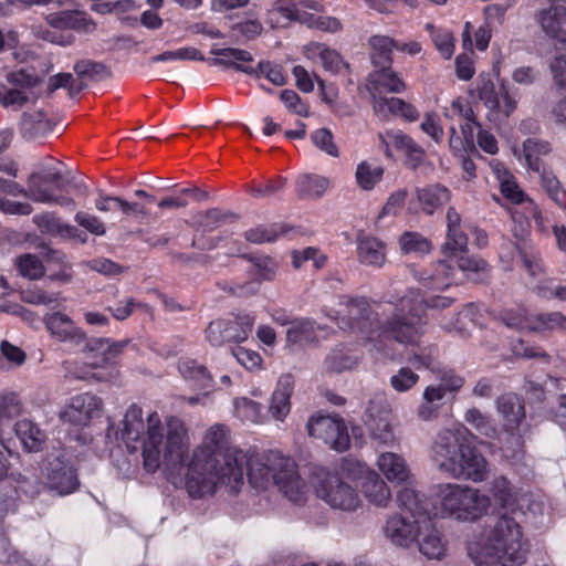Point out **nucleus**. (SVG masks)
I'll return each instance as SVG.
<instances>
[{
  "mask_svg": "<svg viewBox=\"0 0 566 566\" xmlns=\"http://www.w3.org/2000/svg\"><path fill=\"white\" fill-rule=\"evenodd\" d=\"M190 444L189 429L182 419L168 416L163 422L156 411L148 415L142 446L145 469L155 472L163 468L175 484L184 472L191 497L210 496L221 488L238 494L245 483L244 472L255 491L275 486L295 505L305 504L310 497L308 484L291 457L275 450H243L231 443V431L223 423L210 426L191 455Z\"/></svg>",
  "mask_w": 566,
  "mask_h": 566,
  "instance_id": "f257e3e1",
  "label": "nucleus"
},
{
  "mask_svg": "<svg viewBox=\"0 0 566 566\" xmlns=\"http://www.w3.org/2000/svg\"><path fill=\"white\" fill-rule=\"evenodd\" d=\"M453 303L448 296L424 298L418 290H409L395 304L390 319L381 321L385 305L365 297L342 302L337 316L338 327L355 336L369 353L388 356L392 339L401 344H416L423 333L422 315L427 308H447Z\"/></svg>",
  "mask_w": 566,
  "mask_h": 566,
  "instance_id": "f03ea898",
  "label": "nucleus"
},
{
  "mask_svg": "<svg viewBox=\"0 0 566 566\" xmlns=\"http://www.w3.org/2000/svg\"><path fill=\"white\" fill-rule=\"evenodd\" d=\"M516 517L503 513L488 533L468 543V554L476 566H520L525 563L527 545Z\"/></svg>",
  "mask_w": 566,
  "mask_h": 566,
  "instance_id": "7ed1b4c3",
  "label": "nucleus"
},
{
  "mask_svg": "<svg viewBox=\"0 0 566 566\" xmlns=\"http://www.w3.org/2000/svg\"><path fill=\"white\" fill-rule=\"evenodd\" d=\"M438 507L444 517L475 522L489 514L491 497L480 489L458 483H442L437 488Z\"/></svg>",
  "mask_w": 566,
  "mask_h": 566,
  "instance_id": "20e7f679",
  "label": "nucleus"
},
{
  "mask_svg": "<svg viewBox=\"0 0 566 566\" xmlns=\"http://www.w3.org/2000/svg\"><path fill=\"white\" fill-rule=\"evenodd\" d=\"M312 485L315 495L333 510L354 512L361 504L357 490L338 473L317 468L313 473Z\"/></svg>",
  "mask_w": 566,
  "mask_h": 566,
  "instance_id": "39448f33",
  "label": "nucleus"
},
{
  "mask_svg": "<svg viewBox=\"0 0 566 566\" xmlns=\"http://www.w3.org/2000/svg\"><path fill=\"white\" fill-rule=\"evenodd\" d=\"M489 493L491 501L494 502L503 510L504 513L510 515H524L523 506L528 503V510L542 513L539 503L530 501L526 493L522 489L514 485L504 475L495 476L489 484Z\"/></svg>",
  "mask_w": 566,
  "mask_h": 566,
  "instance_id": "423d86ee",
  "label": "nucleus"
},
{
  "mask_svg": "<svg viewBox=\"0 0 566 566\" xmlns=\"http://www.w3.org/2000/svg\"><path fill=\"white\" fill-rule=\"evenodd\" d=\"M62 179L59 169H49L45 172H32L28 178V198L34 202L56 205L64 208L74 209L76 203L69 196H57L50 187Z\"/></svg>",
  "mask_w": 566,
  "mask_h": 566,
  "instance_id": "0eeeda50",
  "label": "nucleus"
},
{
  "mask_svg": "<svg viewBox=\"0 0 566 566\" xmlns=\"http://www.w3.org/2000/svg\"><path fill=\"white\" fill-rule=\"evenodd\" d=\"M308 434L336 451L348 449L350 439L345 422L333 416H315L307 422Z\"/></svg>",
  "mask_w": 566,
  "mask_h": 566,
  "instance_id": "6e6552de",
  "label": "nucleus"
},
{
  "mask_svg": "<svg viewBox=\"0 0 566 566\" xmlns=\"http://www.w3.org/2000/svg\"><path fill=\"white\" fill-rule=\"evenodd\" d=\"M103 410V401L91 392L77 394L70 398L60 411L62 422L74 427H85L99 417Z\"/></svg>",
  "mask_w": 566,
  "mask_h": 566,
  "instance_id": "1a4fd4ad",
  "label": "nucleus"
},
{
  "mask_svg": "<svg viewBox=\"0 0 566 566\" xmlns=\"http://www.w3.org/2000/svg\"><path fill=\"white\" fill-rule=\"evenodd\" d=\"M467 440L462 430L441 431L431 448V458L437 468L450 475Z\"/></svg>",
  "mask_w": 566,
  "mask_h": 566,
  "instance_id": "9d476101",
  "label": "nucleus"
},
{
  "mask_svg": "<svg viewBox=\"0 0 566 566\" xmlns=\"http://www.w3.org/2000/svg\"><path fill=\"white\" fill-rule=\"evenodd\" d=\"M426 516H407L403 513L390 515L384 526L385 537L395 546L410 548L419 536Z\"/></svg>",
  "mask_w": 566,
  "mask_h": 566,
  "instance_id": "9b49d317",
  "label": "nucleus"
},
{
  "mask_svg": "<svg viewBox=\"0 0 566 566\" xmlns=\"http://www.w3.org/2000/svg\"><path fill=\"white\" fill-rule=\"evenodd\" d=\"M489 473L490 469L486 459L475 447L467 441L449 476L479 483L485 481Z\"/></svg>",
  "mask_w": 566,
  "mask_h": 566,
  "instance_id": "f8f14e48",
  "label": "nucleus"
},
{
  "mask_svg": "<svg viewBox=\"0 0 566 566\" xmlns=\"http://www.w3.org/2000/svg\"><path fill=\"white\" fill-rule=\"evenodd\" d=\"M476 92L479 98L491 111L509 116L516 108V97L504 83L496 90L494 83L489 77L480 76Z\"/></svg>",
  "mask_w": 566,
  "mask_h": 566,
  "instance_id": "ddd939ff",
  "label": "nucleus"
},
{
  "mask_svg": "<svg viewBox=\"0 0 566 566\" xmlns=\"http://www.w3.org/2000/svg\"><path fill=\"white\" fill-rule=\"evenodd\" d=\"M535 20L544 34L562 44H566V7L548 3L536 11Z\"/></svg>",
  "mask_w": 566,
  "mask_h": 566,
  "instance_id": "4468645a",
  "label": "nucleus"
},
{
  "mask_svg": "<svg viewBox=\"0 0 566 566\" xmlns=\"http://www.w3.org/2000/svg\"><path fill=\"white\" fill-rule=\"evenodd\" d=\"M380 148L385 155L391 158L392 148L403 153L408 157L410 165L416 168L423 159L424 151L417 145L412 138L400 130H388L379 135Z\"/></svg>",
  "mask_w": 566,
  "mask_h": 566,
  "instance_id": "2eb2a0df",
  "label": "nucleus"
},
{
  "mask_svg": "<svg viewBox=\"0 0 566 566\" xmlns=\"http://www.w3.org/2000/svg\"><path fill=\"white\" fill-rule=\"evenodd\" d=\"M45 484L49 490L63 496L77 490L80 481L72 465L56 459L49 463L45 474Z\"/></svg>",
  "mask_w": 566,
  "mask_h": 566,
  "instance_id": "dca6fc26",
  "label": "nucleus"
},
{
  "mask_svg": "<svg viewBox=\"0 0 566 566\" xmlns=\"http://www.w3.org/2000/svg\"><path fill=\"white\" fill-rule=\"evenodd\" d=\"M416 543L419 552L428 559L440 560L447 556L448 542L429 516H426L420 526Z\"/></svg>",
  "mask_w": 566,
  "mask_h": 566,
  "instance_id": "f3484780",
  "label": "nucleus"
},
{
  "mask_svg": "<svg viewBox=\"0 0 566 566\" xmlns=\"http://www.w3.org/2000/svg\"><path fill=\"white\" fill-rule=\"evenodd\" d=\"M43 322L51 337L59 342L80 344L85 340V333L62 312L48 313Z\"/></svg>",
  "mask_w": 566,
  "mask_h": 566,
  "instance_id": "a211bd4d",
  "label": "nucleus"
},
{
  "mask_svg": "<svg viewBox=\"0 0 566 566\" xmlns=\"http://www.w3.org/2000/svg\"><path fill=\"white\" fill-rule=\"evenodd\" d=\"M377 467L387 481L394 484H412L415 475L406 459L396 452H382Z\"/></svg>",
  "mask_w": 566,
  "mask_h": 566,
  "instance_id": "6ab92c4d",
  "label": "nucleus"
},
{
  "mask_svg": "<svg viewBox=\"0 0 566 566\" xmlns=\"http://www.w3.org/2000/svg\"><path fill=\"white\" fill-rule=\"evenodd\" d=\"M448 259L438 261L428 269L415 273V277L427 289L446 290L455 283L454 272Z\"/></svg>",
  "mask_w": 566,
  "mask_h": 566,
  "instance_id": "aec40b11",
  "label": "nucleus"
},
{
  "mask_svg": "<svg viewBox=\"0 0 566 566\" xmlns=\"http://www.w3.org/2000/svg\"><path fill=\"white\" fill-rule=\"evenodd\" d=\"M368 90L370 91L374 103L375 98L382 97V92L402 93L406 90V83L399 73L394 71L390 66H384L369 75Z\"/></svg>",
  "mask_w": 566,
  "mask_h": 566,
  "instance_id": "412c9836",
  "label": "nucleus"
},
{
  "mask_svg": "<svg viewBox=\"0 0 566 566\" xmlns=\"http://www.w3.org/2000/svg\"><path fill=\"white\" fill-rule=\"evenodd\" d=\"M360 472L365 473L361 491L365 497L374 505L387 507L391 501V491L387 483L373 470L358 464Z\"/></svg>",
  "mask_w": 566,
  "mask_h": 566,
  "instance_id": "4be33fe9",
  "label": "nucleus"
},
{
  "mask_svg": "<svg viewBox=\"0 0 566 566\" xmlns=\"http://www.w3.org/2000/svg\"><path fill=\"white\" fill-rule=\"evenodd\" d=\"M392 413L388 408H381L374 412L370 408V413L367 420V427L374 440L384 446H392L397 439L392 428Z\"/></svg>",
  "mask_w": 566,
  "mask_h": 566,
  "instance_id": "5701e85b",
  "label": "nucleus"
},
{
  "mask_svg": "<svg viewBox=\"0 0 566 566\" xmlns=\"http://www.w3.org/2000/svg\"><path fill=\"white\" fill-rule=\"evenodd\" d=\"M294 389V378L292 375H282L272 394L269 411L275 420L283 421L291 410V396Z\"/></svg>",
  "mask_w": 566,
  "mask_h": 566,
  "instance_id": "b1692460",
  "label": "nucleus"
},
{
  "mask_svg": "<svg viewBox=\"0 0 566 566\" xmlns=\"http://www.w3.org/2000/svg\"><path fill=\"white\" fill-rule=\"evenodd\" d=\"M127 340L111 342L109 339L98 338L92 340L87 346L92 353L91 360L87 363L93 368L105 367L123 353Z\"/></svg>",
  "mask_w": 566,
  "mask_h": 566,
  "instance_id": "393cba45",
  "label": "nucleus"
},
{
  "mask_svg": "<svg viewBox=\"0 0 566 566\" xmlns=\"http://www.w3.org/2000/svg\"><path fill=\"white\" fill-rule=\"evenodd\" d=\"M496 409L503 418L506 430L516 431L525 419V407L522 400L513 394L502 395L496 399Z\"/></svg>",
  "mask_w": 566,
  "mask_h": 566,
  "instance_id": "a878e982",
  "label": "nucleus"
},
{
  "mask_svg": "<svg viewBox=\"0 0 566 566\" xmlns=\"http://www.w3.org/2000/svg\"><path fill=\"white\" fill-rule=\"evenodd\" d=\"M45 20L55 30H77L83 32L95 30V23L85 13L78 11L50 13L45 17Z\"/></svg>",
  "mask_w": 566,
  "mask_h": 566,
  "instance_id": "bb28decb",
  "label": "nucleus"
},
{
  "mask_svg": "<svg viewBox=\"0 0 566 566\" xmlns=\"http://www.w3.org/2000/svg\"><path fill=\"white\" fill-rule=\"evenodd\" d=\"M54 123L42 111H31L22 115L20 130L28 140H36L48 136Z\"/></svg>",
  "mask_w": 566,
  "mask_h": 566,
  "instance_id": "cd10ccee",
  "label": "nucleus"
},
{
  "mask_svg": "<svg viewBox=\"0 0 566 566\" xmlns=\"http://www.w3.org/2000/svg\"><path fill=\"white\" fill-rule=\"evenodd\" d=\"M374 111L381 118L396 115L413 122L419 117V113L413 105L398 97L375 98Z\"/></svg>",
  "mask_w": 566,
  "mask_h": 566,
  "instance_id": "c85d7f7f",
  "label": "nucleus"
},
{
  "mask_svg": "<svg viewBox=\"0 0 566 566\" xmlns=\"http://www.w3.org/2000/svg\"><path fill=\"white\" fill-rule=\"evenodd\" d=\"M217 59L213 60V64L223 65L227 67H234L237 71L247 73V74H256V71L243 63H251L253 61L252 54L242 49L235 48H224V49H214L211 52Z\"/></svg>",
  "mask_w": 566,
  "mask_h": 566,
  "instance_id": "c756f323",
  "label": "nucleus"
},
{
  "mask_svg": "<svg viewBox=\"0 0 566 566\" xmlns=\"http://www.w3.org/2000/svg\"><path fill=\"white\" fill-rule=\"evenodd\" d=\"M416 197L422 211L431 216L450 200L451 193L447 187L434 184L418 188Z\"/></svg>",
  "mask_w": 566,
  "mask_h": 566,
  "instance_id": "7c9ffc66",
  "label": "nucleus"
},
{
  "mask_svg": "<svg viewBox=\"0 0 566 566\" xmlns=\"http://www.w3.org/2000/svg\"><path fill=\"white\" fill-rule=\"evenodd\" d=\"M357 258L361 264L380 268L386 261V245L375 237H359Z\"/></svg>",
  "mask_w": 566,
  "mask_h": 566,
  "instance_id": "2f4dec72",
  "label": "nucleus"
},
{
  "mask_svg": "<svg viewBox=\"0 0 566 566\" xmlns=\"http://www.w3.org/2000/svg\"><path fill=\"white\" fill-rule=\"evenodd\" d=\"M15 433L25 450L30 452L40 451L46 440V434L36 423L29 419L19 420L15 423Z\"/></svg>",
  "mask_w": 566,
  "mask_h": 566,
  "instance_id": "473e14b6",
  "label": "nucleus"
},
{
  "mask_svg": "<svg viewBox=\"0 0 566 566\" xmlns=\"http://www.w3.org/2000/svg\"><path fill=\"white\" fill-rule=\"evenodd\" d=\"M122 438L128 448L136 449L132 444L140 440L142 434L145 432V423L143 420V410L138 406H130L124 417Z\"/></svg>",
  "mask_w": 566,
  "mask_h": 566,
  "instance_id": "72a5a7b5",
  "label": "nucleus"
},
{
  "mask_svg": "<svg viewBox=\"0 0 566 566\" xmlns=\"http://www.w3.org/2000/svg\"><path fill=\"white\" fill-rule=\"evenodd\" d=\"M181 376L198 389H209L212 386V377L207 368L192 359H182L178 365Z\"/></svg>",
  "mask_w": 566,
  "mask_h": 566,
  "instance_id": "f704fd0d",
  "label": "nucleus"
},
{
  "mask_svg": "<svg viewBox=\"0 0 566 566\" xmlns=\"http://www.w3.org/2000/svg\"><path fill=\"white\" fill-rule=\"evenodd\" d=\"M370 59L375 65H390L397 40L388 35H373L368 40Z\"/></svg>",
  "mask_w": 566,
  "mask_h": 566,
  "instance_id": "c9c22d12",
  "label": "nucleus"
},
{
  "mask_svg": "<svg viewBox=\"0 0 566 566\" xmlns=\"http://www.w3.org/2000/svg\"><path fill=\"white\" fill-rule=\"evenodd\" d=\"M360 354L347 346L336 347L326 358L327 370L340 373L357 366Z\"/></svg>",
  "mask_w": 566,
  "mask_h": 566,
  "instance_id": "e433bc0d",
  "label": "nucleus"
},
{
  "mask_svg": "<svg viewBox=\"0 0 566 566\" xmlns=\"http://www.w3.org/2000/svg\"><path fill=\"white\" fill-rule=\"evenodd\" d=\"M319 329L313 321L298 319L291 323L286 332V342L291 345L304 346L317 339L316 331Z\"/></svg>",
  "mask_w": 566,
  "mask_h": 566,
  "instance_id": "4c0bfd02",
  "label": "nucleus"
},
{
  "mask_svg": "<svg viewBox=\"0 0 566 566\" xmlns=\"http://www.w3.org/2000/svg\"><path fill=\"white\" fill-rule=\"evenodd\" d=\"M329 187V178L316 174L301 175L296 179L297 192L308 198H321Z\"/></svg>",
  "mask_w": 566,
  "mask_h": 566,
  "instance_id": "58836bf2",
  "label": "nucleus"
},
{
  "mask_svg": "<svg viewBox=\"0 0 566 566\" xmlns=\"http://www.w3.org/2000/svg\"><path fill=\"white\" fill-rule=\"evenodd\" d=\"M531 332H564L566 333V315L562 312H545L533 314Z\"/></svg>",
  "mask_w": 566,
  "mask_h": 566,
  "instance_id": "ea45409f",
  "label": "nucleus"
},
{
  "mask_svg": "<svg viewBox=\"0 0 566 566\" xmlns=\"http://www.w3.org/2000/svg\"><path fill=\"white\" fill-rule=\"evenodd\" d=\"M297 19V10L292 0H279L266 13L271 28H285Z\"/></svg>",
  "mask_w": 566,
  "mask_h": 566,
  "instance_id": "a19ab883",
  "label": "nucleus"
},
{
  "mask_svg": "<svg viewBox=\"0 0 566 566\" xmlns=\"http://www.w3.org/2000/svg\"><path fill=\"white\" fill-rule=\"evenodd\" d=\"M382 176L384 168L367 160L359 163L355 171L357 186L366 191L373 190L380 182Z\"/></svg>",
  "mask_w": 566,
  "mask_h": 566,
  "instance_id": "79ce46f5",
  "label": "nucleus"
},
{
  "mask_svg": "<svg viewBox=\"0 0 566 566\" xmlns=\"http://www.w3.org/2000/svg\"><path fill=\"white\" fill-rule=\"evenodd\" d=\"M308 51L312 57L317 56L323 67L331 73L337 74L347 69L340 54L324 44H313Z\"/></svg>",
  "mask_w": 566,
  "mask_h": 566,
  "instance_id": "37998d69",
  "label": "nucleus"
},
{
  "mask_svg": "<svg viewBox=\"0 0 566 566\" xmlns=\"http://www.w3.org/2000/svg\"><path fill=\"white\" fill-rule=\"evenodd\" d=\"M400 489L397 493V503L400 509V513H410L411 516H428L426 507L421 500L419 499L418 493L415 489L409 486Z\"/></svg>",
  "mask_w": 566,
  "mask_h": 566,
  "instance_id": "c03bdc74",
  "label": "nucleus"
},
{
  "mask_svg": "<svg viewBox=\"0 0 566 566\" xmlns=\"http://www.w3.org/2000/svg\"><path fill=\"white\" fill-rule=\"evenodd\" d=\"M501 185V192L503 196L511 200L513 203L520 205L524 203L526 205L525 209L527 212L535 219H538L541 213L534 203L533 200L525 197L524 192L520 189L517 184L515 182L514 178L511 176L507 179H504Z\"/></svg>",
  "mask_w": 566,
  "mask_h": 566,
  "instance_id": "a18cd8bd",
  "label": "nucleus"
},
{
  "mask_svg": "<svg viewBox=\"0 0 566 566\" xmlns=\"http://www.w3.org/2000/svg\"><path fill=\"white\" fill-rule=\"evenodd\" d=\"M426 30L429 32L440 55L446 60L451 59L455 48L453 33L448 29L438 28L431 23L426 25Z\"/></svg>",
  "mask_w": 566,
  "mask_h": 566,
  "instance_id": "49530a36",
  "label": "nucleus"
},
{
  "mask_svg": "<svg viewBox=\"0 0 566 566\" xmlns=\"http://www.w3.org/2000/svg\"><path fill=\"white\" fill-rule=\"evenodd\" d=\"M255 319L250 314L238 315L234 319H227L229 342L242 343L251 334Z\"/></svg>",
  "mask_w": 566,
  "mask_h": 566,
  "instance_id": "de8ad7c7",
  "label": "nucleus"
},
{
  "mask_svg": "<svg viewBox=\"0 0 566 566\" xmlns=\"http://www.w3.org/2000/svg\"><path fill=\"white\" fill-rule=\"evenodd\" d=\"M400 250L405 254H427L431 251V242L419 232L407 231L399 238Z\"/></svg>",
  "mask_w": 566,
  "mask_h": 566,
  "instance_id": "09e8293b",
  "label": "nucleus"
},
{
  "mask_svg": "<svg viewBox=\"0 0 566 566\" xmlns=\"http://www.w3.org/2000/svg\"><path fill=\"white\" fill-rule=\"evenodd\" d=\"M279 263L271 256L260 255L252 259L251 275L258 283L272 281L276 276Z\"/></svg>",
  "mask_w": 566,
  "mask_h": 566,
  "instance_id": "8fccbe9b",
  "label": "nucleus"
},
{
  "mask_svg": "<svg viewBox=\"0 0 566 566\" xmlns=\"http://www.w3.org/2000/svg\"><path fill=\"white\" fill-rule=\"evenodd\" d=\"M262 405L249 398L242 397L234 400V413L244 421L251 423L262 422L264 416L262 413Z\"/></svg>",
  "mask_w": 566,
  "mask_h": 566,
  "instance_id": "3c124183",
  "label": "nucleus"
},
{
  "mask_svg": "<svg viewBox=\"0 0 566 566\" xmlns=\"http://www.w3.org/2000/svg\"><path fill=\"white\" fill-rule=\"evenodd\" d=\"M468 248V237L461 229H450L447 231V239L442 245V253L446 259L452 260L459 254L465 253Z\"/></svg>",
  "mask_w": 566,
  "mask_h": 566,
  "instance_id": "603ef678",
  "label": "nucleus"
},
{
  "mask_svg": "<svg viewBox=\"0 0 566 566\" xmlns=\"http://www.w3.org/2000/svg\"><path fill=\"white\" fill-rule=\"evenodd\" d=\"M523 150L528 167L534 172H539L542 166H544L543 163L539 160V156L549 153L551 147L548 143L541 142L535 138H528L523 144Z\"/></svg>",
  "mask_w": 566,
  "mask_h": 566,
  "instance_id": "864d4df0",
  "label": "nucleus"
},
{
  "mask_svg": "<svg viewBox=\"0 0 566 566\" xmlns=\"http://www.w3.org/2000/svg\"><path fill=\"white\" fill-rule=\"evenodd\" d=\"M21 300L33 305H59L65 301L61 293H46L45 291L33 286L21 291Z\"/></svg>",
  "mask_w": 566,
  "mask_h": 566,
  "instance_id": "5fc2aeb1",
  "label": "nucleus"
},
{
  "mask_svg": "<svg viewBox=\"0 0 566 566\" xmlns=\"http://www.w3.org/2000/svg\"><path fill=\"white\" fill-rule=\"evenodd\" d=\"M284 232V227L280 224L258 226L245 231L247 241L255 244L275 241Z\"/></svg>",
  "mask_w": 566,
  "mask_h": 566,
  "instance_id": "6e6d98bb",
  "label": "nucleus"
},
{
  "mask_svg": "<svg viewBox=\"0 0 566 566\" xmlns=\"http://www.w3.org/2000/svg\"><path fill=\"white\" fill-rule=\"evenodd\" d=\"M15 265L19 273L30 280H36L43 276L45 268L42 261L33 254H23L17 258Z\"/></svg>",
  "mask_w": 566,
  "mask_h": 566,
  "instance_id": "4d7b16f0",
  "label": "nucleus"
},
{
  "mask_svg": "<svg viewBox=\"0 0 566 566\" xmlns=\"http://www.w3.org/2000/svg\"><path fill=\"white\" fill-rule=\"evenodd\" d=\"M22 412V403L14 392L0 395V426L9 423Z\"/></svg>",
  "mask_w": 566,
  "mask_h": 566,
  "instance_id": "13d9d810",
  "label": "nucleus"
},
{
  "mask_svg": "<svg viewBox=\"0 0 566 566\" xmlns=\"http://www.w3.org/2000/svg\"><path fill=\"white\" fill-rule=\"evenodd\" d=\"M533 314L524 307L505 310L501 314L503 323L512 328L531 332V318Z\"/></svg>",
  "mask_w": 566,
  "mask_h": 566,
  "instance_id": "bf43d9fd",
  "label": "nucleus"
},
{
  "mask_svg": "<svg viewBox=\"0 0 566 566\" xmlns=\"http://www.w3.org/2000/svg\"><path fill=\"white\" fill-rule=\"evenodd\" d=\"M541 177L542 186L547 195L559 206L563 203L565 191L562 189L558 179L555 175L542 166L541 171L537 172Z\"/></svg>",
  "mask_w": 566,
  "mask_h": 566,
  "instance_id": "052dcab7",
  "label": "nucleus"
},
{
  "mask_svg": "<svg viewBox=\"0 0 566 566\" xmlns=\"http://www.w3.org/2000/svg\"><path fill=\"white\" fill-rule=\"evenodd\" d=\"M465 421L474 427V429L481 433L482 436H485L488 438H492L495 436V428L492 424L491 420L482 415L480 410L472 408L469 409L465 412L464 417Z\"/></svg>",
  "mask_w": 566,
  "mask_h": 566,
  "instance_id": "680f3d73",
  "label": "nucleus"
},
{
  "mask_svg": "<svg viewBox=\"0 0 566 566\" xmlns=\"http://www.w3.org/2000/svg\"><path fill=\"white\" fill-rule=\"evenodd\" d=\"M135 308H142L147 314L153 313L149 305L136 302L132 297L126 298L125 301H119L115 306H108L107 310L116 319L124 321L133 314Z\"/></svg>",
  "mask_w": 566,
  "mask_h": 566,
  "instance_id": "e2e57ef3",
  "label": "nucleus"
},
{
  "mask_svg": "<svg viewBox=\"0 0 566 566\" xmlns=\"http://www.w3.org/2000/svg\"><path fill=\"white\" fill-rule=\"evenodd\" d=\"M311 139L314 145L322 151L326 153L332 157H338V147L334 143V137L331 130L326 128H319L312 133Z\"/></svg>",
  "mask_w": 566,
  "mask_h": 566,
  "instance_id": "0e129e2a",
  "label": "nucleus"
},
{
  "mask_svg": "<svg viewBox=\"0 0 566 566\" xmlns=\"http://www.w3.org/2000/svg\"><path fill=\"white\" fill-rule=\"evenodd\" d=\"M419 380V376L408 367H402L397 374L390 378L391 387L398 391L403 392L411 389Z\"/></svg>",
  "mask_w": 566,
  "mask_h": 566,
  "instance_id": "69168bd1",
  "label": "nucleus"
},
{
  "mask_svg": "<svg viewBox=\"0 0 566 566\" xmlns=\"http://www.w3.org/2000/svg\"><path fill=\"white\" fill-rule=\"evenodd\" d=\"M227 319H217L211 322L206 328V339L212 346H221L224 343H230L228 337Z\"/></svg>",
  "mask_w": 566,
  "mask_h": 566,
  "instance_id": "338daca9",
  "label": "nucleus"
},
{
  "mask_svg": "<svg viewBox=\"0 0 566 566\" xmlns=\"http://www.w3.org/2000/svg\"><path fill=\"white\" fill-rule=\"evenodd\" d=\"M74 219L80 227L94 235L101 237L106 233L104 222L95 214L80 211L75 214Z\"/></svg>",
  "mask_w": 566,
  "mask_h": 566,
  "instance_id": "774afa93",
  "label": "nucleus"
}]
</instances>
